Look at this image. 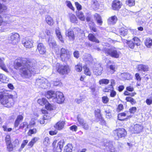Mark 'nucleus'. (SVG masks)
I'll list each match as a JSON object with an SVG mask.
<instances>
[{
	"label": "nucleus",
	"instance_id": "obj_60",
	"mask_svg": "<svg viewBox=\"0 0 152 152\" xmlns=\"http://www.w3.org/2000/svg\"><path fill=\"white\" fill-rule=\"evenodd\" d=\"M92 60V58L90 55H88V57L85 58V61L91 62Z\"/></svg>",
	"mask_w": 152,
	"mask_h": 152
},
{
	"label": "nucleus",
	"instance_id": "obj_13",
	"mask_svg": "<svg viewBox=\"0 0 152 152\" xmlns=\"http://www.w3.org/2000/svg\"><path fill=\"white\" fill-rule=\"evenodd\" d=\"M65 142L63 139L61 140L58 143L56 148L55 147L53 148V150L55 152H61L62 148H63Z\"/></svg>",
	"mask_w": 152,
	"mask_h": 152
},
{
	"label": "nucleus",
	"instance_id": "obj_20",
	"mask_svg": "<svg viewBox=\"0 0 152 152\" xmlns=\"http://www.w3.org/2000/svg\"><path fill=\"white\" fill-rule=\"evenodd\" d=\"M117 20V17L114 15L109 18L107 20L108 23L110 25H114L116 23Z\"/></svg>",
	"mask_w": 152,
	"mask_h": 152
},
{
	"label": "nucleus",
	"instance_id": "obj_45",
	"mask_svg": "<svg viewBox=\"0 0 152 152\" xmlns=\"http://www.w3.org/2000/svg\"><path fill=\"white\" fill-rule=\"evenodd\" d=\"M89 26L90 29L94 32L97 31V29L95 26L94 23H89Z\"/></svg>",
	"mask_w": 152,
	"mask_h": 152
},
{
	"label": "nucleus",
	"instance_id": "obj_3",
	"mask_svg": "<svg viewBox=\"0 0 152 152\" xmlns=\"http://www.w3.org/2000/svg\"><path fill=\"white\" fill-rule=\"evenodd\" d=\"M103 50L107 56L115 58H118L121 54L118 49L115 47H104Z\"/></svg>",
	"mask_w": 152,
	"mask_h": 152
},
{
	"label": "nucleus",
	"instance_id": "obj_17",
	"mask_svg": "<svg viewBox=\"0 0 152 152\" xmlns=\"http://www.w3.org/2000/svg\"><path fill=\"white\" fill-rule=\"evenodd\" d=\"M37 50L39 53L41 54H44L46 52L45 48L42 43H39L38 44Z\"/></svg>",
	"mask_w": 152,
	"mask_h": 152
},
{
	"label": "nucleus",
	"instance_id": "obj_33",
	"mask_svg": "<svg viewBox=\"0 0 152 152\" xmlns=\"http://www.w3.org/2000/svg\"><path fill=\"white\" fill-rule=\"evenodd\" d=\"M140 44L137 42H133V41H128L127 45H128L129 48L131 49L134 48L135 45L138 46L140 45Z\"/></svg>",
	"mask_w": 152,
	"mask_h": 152
},
{
	"label": "nucleus",
	"instance_id": "obj_57",
	"mask_svg": "<svg viewBox=\"0 0 152 152\" xmlns=\"http://www.w3.org/2000/svg\"><path fill=\"white\" fill-rule=\"evenodd\" d=\"M48 115V114H45L43 116V118L48 122L50 120L51 118L50 116Z\"/></svg>",
	"mask_w": 152,
	"mask_h": 152
},
{
	"label": "nucleus",
	"instance_id": "obj_23",
	"mask_svg": "<svg viewBox=\"0 0 152 152\" xmlns=\"http://www.w3.org/2000/svg\"><path fill=\"white\" fill-rule=\"evenodd\" d=\"M116 69V66L114 64L109 65L107 67L108 70L111 74L113 73Z\"/></svg>",
	"mask_w": 152,
	"mask_h": 152
},
{
	"label": "nucleus",
	"instance_id": "obj_55",
	"mask_svg": "<svg viewBox=\"0 0 152 152\" xmlns=\"http://www.w3.org/2000/svg\"><path fill=\"white\" fill-rule=\"evenodd\" d=\"M44 144L46 146L49 145L50 143V140L48 137H46L44 140Z\"/></svg>",
	"mask_w": 152,
	"mask_h": 152
},
{
	"label": "nucleus",
	"instance_id": "obj_31",
	"mask_svg": "<svg viewBox=\"0 0 152 152\" xmlns=\"http://www.w3.org/2000/svg\"><path fill=\"white\" fill-rule=\"evenodd\" d=\"M122 77L124 80H129L132 78L131 75L128 73H124L121 75Z\"/></svg>",
	"mask_w": 152,
	"mask_h": 152
},
{
	"label": "nucleus",
	"instance_id": "obj_9",
	"mask_svg": "<svg viewBox=\"0 0 152 152\" xmlns=\"http://www.w3.org/2000/svg\"><path fill=\"white\" fill-rule=\"evenodd\" d=\"M65 98L63 93L57 91L55 97L53 99V102L58 103H62L64 100Z\"/></svg>",
	"mask_w": 152,
	"mask_h": 152
},
{
	"label": "nucleus",
	"instance_id": "obj_42",
	"mask_svg": "<svg viewBox=\"0 0 152 152\" xmlns=\"http://www.w3.org/2000/svg\"><path fill=\"white\" fill-rule=\"evenodd\" d=\"M126 116V114L125 113H120L118 115V118L119 120L123 121L125 120V118L124 117Z\"/></svg>",
	"mask_w": 152,
	"mask_h": 152
},
{
	"label": "nucleus",
	"instance_id": "obj_28",
	"mask_svg": "<svg viewBox=\"0 0 152 152\" xmlns=\"http://www.w3.org/2000/svg\"><path fill=\"white\" fill-rule=\"evenodd\" d=\"M145 43L147 47L152 48V40L151 38H147L145 40Z\"/></svg>",
	"mask_w": 152,
	"mask_h": 152
},
{
	"label": "nucleus",
	"instance_id": "obj_38",
	"mask_svg": "<svg viewBox=\"0 0 152 152\" xmlns=\"http://www.w3.org/2000/svg\"><path fill=\"white\" fill-rule=\"evenodd\" d=\"M45 106L46 109L49 110H53L55 108V107L53 106L49 103L48 102L46 104Z\"/></svg>",
	"mask_w": 152,
	"mask_h": 152
},
{
	"label": "nucleus",
	"instance_id": "obj_36",
	"mask_svg": "<svg viewBox=\"0 0 152 152\" xmlns=\"http://www.w3.org/2000/svg\"><path fill=\"white\" fill-rule=\"evenodd\" d=\"M45 20L46 22L48 25L51 26L53 25V20L52 18L50 16H47L46 17Z\"/></svg>",
	"mask_w": 152,
	"mask_h": 152
},
{
	"label": "nucleus",
	"instance_id": "obj_11",
	"mask_svg": "<svg viewBox=\"0 0 152 152\" xmlns=\"http://www.w3.org/2000/svg\"><path fill=\"white\" fill-rule=\"evenodd\" d=\"M143 129V127L141 124H137L132 126L130 129L132 132L134 133H138L141 132Z\"/></svg>",
	"mask_w": 152,
	"mask_h": 152
},
{
	"label": "nucleus",
	"instance_id": "obj_48",
	"mask_svg": "<svg viewBox=\"0 0 152 152\" xmlns=\"http://www.w3.org/2000/svg\"><path fill=\"white\" fill-rule=\"evenodd\" d=\"M37 132V130L36 129H30L28 132V136H31L32 134H35Z\"/></svg>",
	"mask_w": 152,
	"mask_h": 152
},
{
	"label": "nucleus",
	"instance_id": "obj_51",
	"mask_svg": "<svg viewBox=\"0 0 152 152\" xmlns=\"http://www.w3.org/2000/svg\"><path fill=\"white\" fill-rule=\"evenodd\" d=\"M77 119L78 122L81 126H82L83 125V124L85 122L83 120L80 118L79 115L77 116Z\"/></svg>",
	"mask_w": 152,
	"mask_h": 152
},
{
	"label": "nucleus",
	"instance_id": "obj_46",
	"mask_svg": "<svg viewBox=\"0 0 152 152\" xmlns=\"http://www.w3.org/2000/svg\"><path fill=\"white\" fill-rule=\"evenodd\" d=\"M126 2L130 7L133 6L135 4L134 0H126Z\"/></svg>",
	"mask_w": 152,
	"mask_h": 152
},
{
	"label": "nucleus",
	"instance_id": "obj_6",
	"mask_svg": "<svg viewBox=\"0 0 152 152\" xmlns=\"http://www.w3.org/2000/svg\"><path fill=\"white\" fill-rule=\"evenodd\" d=\"M16 17L10 14H5L4 16L3 25L5 26L7 24H10L16 20Z\"/></svg>",
	"mask_w": 152,
	"mask_h": 152
},
{
	"label": "nucleus",
	"instance_id": "obj_58",
	"mask_svg": "<svg viewBox=\"0 0 152 152\" xmlns=\"http://www.w3.org/2000/svg\"><path fill=\"white\" fill-rule=\"evenodd\" d=\"M75 6L77 9L78 10H80L82 9V6L78 2H75Z\"/></svg>",
	"mask_w": 152,
	"mask_h": 152
},
{
	"label": "nucleus",
	"instance_id": "obj_10",
	"mask_svg": "<svg viewBox=\"0 0 152 152\" xmlns=\"http://www.w3.org/2000/svg\"><path fill=\"white\" fill-rule=\"evenodd\" d=\"M60 57L63 61L68 60L70 56L68 51L65 49L62 48L60 52Z\"/></svg>",
	"mask_w": 152,
	"mask_h": 152
},
{
	"label": "nucleus",
	"instance_id": "obj_4",
	"mask_svg": "<svg viewBox=\"0 0 152 152\" xmlns=\"http://www.w3.org/2000/svg\"><path fill=\"white\" fill-rule=\"evenodd\" d=\"M29 61L25 58H19L17 59L14 63V68L16 69H20L25 66L26 64H29Z\"/></svg>",
	"mask_w": 152,
	"mask_h": 152
},
{
	"label": "nucleus",
	"instance_id": "obj_16",
	"mask_svg": "<svg viewBox=\"0 0 152 152\" xmlns=\"http://www.w3.org/2000/svg\"><path fill=\"white\" fill-rule=\"evenodd\" d=\"M48 43L50 46L52 48H57V45L52 36L50 37L49 38Z\"/></svg>",
	"mask_w": 152,
	"mask_h": 152
},
{
	"label": "nucleus",
	"instance_id": "obj_22",
	"mask_svg": "<svg viewBox=\"0 0 152 152\" xmlns=\"http://www.w3.org/2000/svg\"><path fill=\"white\" fill-rule=\"evenodd\" d=\"M128 33V30L124 28H121L119 30V34L121 37L125 36Z\"/></svg>",
	"mask_w": 152,
	"mask_h": 152
},
{
	"label": "nucleus",
	"instance_id": "obj_56",
	"mask_svg": "<svg viewBox=\"0 0 152 152\" xmlns=\"http://www.w3.org/2000/svg\"><path fill=\"white\" fill-rule=\"evenodd\" d=\"M5 141L7 144H10L11 143L10 137L9 135H7L5 137Z\"/></svg>",
	"mask_w": 152,
	"mask_h": 152
},
{
	"label": "nucleus",
	"instance_id": "obj_35",
	"mask_svg": "<svg viewBox=\"0 0 152 152\" xmlns=\"http://www.w3.org/2000/svg\"><path fill=\"white\" fill-rule=\"evenodd\" d=\"M72 146L70 144H68L64 147V152H72Z\"/></svg>",
	"mask_w": 152,
	"mask_h": 152
},
{
	"label": "nucleus",
	"instance_id": "obj_50",
	"mask_svg": "<svg viewBox=\"0 0 152 152\" xmlns=\"http://www.w3.org/2000/svg\"><path fill=\"white\" fill-rule=\"evenodd\" d=\"M84 69L85 74L86 75L90 76L91 75V73L89 69L86 66L84 67Z\"/></svg>",
	"mask_w": 152,
	"mask_h": 152
},
{
	"label": "nucleus",
	"instance_id": "obj_37",
	"mask_svg": "<svg viewBox=\"0 0 152 152\" xmlns=\"http://www.w3.org/2000/svg\"><path fill=\"white\" fill-rule=\"evenodd\" d=\"M47 100L44 98H42V99H39L37 101V102L42 106L45 105L47 102Z\"/></svg>",
	"mask_w": 152,
	"mask_h": 152
},
{
	"label": "nucleus",
	"instance_id": "obj_41",
	"mask_svg": "<svg viewBox=\"0 0 152 152\" xmlns=\"http://www.w3.org/2000/svg\"><path fill=\"white\" fill-rule=\"evenodd\" d=\"M39 138L37 137L34 138L28 144V145L32 147L33 145L39 140Z\"/></svg>",
	"mask_w": 152,
	"mask_h": 152
},
{
	"label": "nucleus",
	"instance_id": "obj_21",
	"mask_svg": "<svg viewBox=\"0 0 152 152\" xmlns=\"http://www.w3.org/2000/svg\"><path fill=\"white\" fill-rule=\"evenodd\" d=\"M56 32L57 37L59 40L60 41L61 43H64V41L59 28H58L56 29Z\"/></svg>",
	"mask_w": 152,
	"mask_h": 152
},
{
	"label": "nucleus",
	"instance_id": "obj_43",
	"mask_svg": "<svg viewBox=\"0 0 152 152\" xmlns=\"http://www.w3.org/2000/svg\"><path fill=\"white\" fill-rule=\"evenodd\" d=\"M109 83V80L107 79H102L99 81V83L100 85L104 84L107 85Z\"/></svg>",
	"mask_w": 152,
	"mask_h": 152
},
{
	"label": "nucleus",
	"instance_id": "obj_52",
	"mask_svg": "<svg viewBox=\"0 0 152 152\" xmlns=\"http://www.w3.org/2000/svg\"><path fill=\"white\" fill-rule=\"evenodd\" d=\"M67 6L71 9L73 11L74 10V8L73 7L72 4L70 1H67L66 2Z\"/></svg>",
	"mask_w": 152,
	"mask_h": 152
},
{
	"label": "nucleus",
	"instance_id": "obj_24",
	"mask_svg": "<svg viewBox=\"0 0 152 152\" xmlns=\"http://www.w3.org/2000/svg\"><path fill=\"white\" fill-rule=\"evenodd\" d=\"M66 34L70 40H73L75 39V36L73 31L68 30L66 31Z\"/></svg>",
	"mask_w": 152,
	"mask_h": 152
},
{
	"label": "nucleus",
	"instance_id": "obj_34",
	"mask_svg": "<svg viewBox=\"0 0 152 152\" xmlns=\"http://www.w3.org/2000/svg\"><path fill=\"white\" fill-rule=\"evenodd\" d=\"M44 81L47 82V80L42 77L37 79L36 80V83L37 85L39 86L42 84V83L44 82Z\"/></svg>",
	"mask_w": 152,
	"mask_h": 152
},
{
	"label": "nucleus",
	"instance_id": "obj_62",
	"mask_svg": "<svg viewBox=\"0 0 152 152\" xmlns=\"http://www.w3.org/2000/svg\"><path fill=\"white\" fill-rule=\"evenodd\" d=\"M73 55L75 57L77 58H79V53L78 51H75L73 53Z\"/></svg>",
	"mask_w": 152,
	"mask_h": 152
},
{
	"label": "nucleus",
	"instance_id": "obj_53",
	"mask_svg": "<svg viewBox=\"0 0 152 152\" xmlns=\"http://www.w3.org/2000/svg\"><path fill=\"white\" fill-rule=\"evenodd\" d=\"M0 81L4 83H6L7 80L5 75H3L2 74H0Z\"/></svg>",
	"mask_w": 152,
	"mask_h": 152
},
{
	"label": "nucleus",
	"instance_id": "obj_61",
	"mask_svg": "<svg viewBox=\"0 0 152 152\" xmlns=\"http://www.w3.org/2000/svg\"><path fill=\"white\" fill-rule=\"evenodd\" d=\"M70 129L72 131L76 132L77 129V127L75 125H73L70 127Z\"/></svg>",
	"mask_w": 152,
	"mask_h": 152
},
{
	"label": "nucleus",
	"instance_id": "obj_30",
	"mask_svg": "<svg viewBox=\"0 0 152 152\" xmlns=\"http://www.w3.org/2000/svg\"><path fill=\"white\" fill-rule=\"evenodd\" d=\"M76 15L80 20L84 21L85 20V18L84 15L83 13L81 11H78Z\"/></svg>",
	"mask_w": 152,
	"mask_h": 152
},
{
	"label": "nucleus",
	"instance_id": "obj_14",
	"mask_svg": "<svg viewBox=\"0 0 152 152\" xmlns=\"http://www.w3.org/2000/svg\"><path fill=\"white\" fill-rule=\"evenodd\" d=\"M122 3L118 0L114 1L112 3V7L114 10H118L121 8Z\"/></svg>",
	"mask_w": 152,
	"mask_h": 152
},
{
	"label": "nucleus",
	"instance_id": "obj_64",
	"mask_svg": "<svg viewBox=\"0 0 152 152\" xmlns=\"http://www.w3.org/2000/svg\"><path fill=\"white\" fill-rule=\"evenodd\" d=\"M146 102L148 105H150L151 104H152V98H151V97L150 99H148L146 100Z\"/></svg>",
	"mask_w": 152,
	"mask_h": 152
},
{
	"label": "nucleus",
	"instance_id": "obj_26",
	"mask_svg": "<svg viewBox=\"0 0 152 152\" xmlns=\"http://www.w3.org/2000/svg\"><path fill=\"white\" fill-rule=\"evenodd\" d=\"M106 149L108 152H117L112 144L109 143L108 145L106 144Z\"/></svg>",
	"mask_w": 152,
	"mask_h": 152
},
{
	"label": "nucleus",
	"instance_id": "obj_54",
	"mask_svg": "<svg viewBox=\"0 0 152 152\" xmlns=\"http://www.w3.org/2000/svg\"><path fill=\"white\" fill-rule=\"evenodd\" d=\"M109 99L107 96H104L102 98V101L104 104L107 103L109 101Z\"/></svg>",
	"mask_w": 152,
	"mask_h": 152
},
{
	"label": "nucleus",
	"instance_id": "obj_19",
	"mask_svg": "<svg viewBox=\"0 0 152 152\" xmlns=\"http://www.w3.org/2000/svg\"><path fill=\"white\" fill-rule=\"evenodd\" d=\"M65 124L64 121H59L54 126V127L56 129L58 130H61L64 127Z\"/></svg>",
	"mask_w": 152,
	"mask_h": 152
},
{
	"label": "nucleus",
	"instance_id": "obj_40",
	"mask_svg": "<svg viewBox=\"0 0 152 152\" xmlns=\"http://www.w3.org/2000/svg\"><path fill=\"white\" fill-rule=\"evenodd\" d=\"M75 69L77 72H80L82 70V65L81 63H79L75 66Z\"/></svg>",
	"mask_w": 152,
	"mask_h": 152
},
{
	"label": "nucleus",
	"instance_id": "obj_7",
	"mask_svg": "<svg viewBox=\"0 0 152 152\" xmlns=\"http://www.w3.org/2000/svg\"><path fill=\"white\" fill-rule=\"evenodd\" d=\"M56 68L58 72L61 74H66L69 71L68 66L61 65L59 63L56 64Z\"/></svg>",
	"mask_w": 152,
	"mask_h": 152
},
{
	"label": "nucleus",
	"instance_id": "obj_25",
	"mask_svg": "<svg viewBox=\"0 0 152 152\" xmlns=\"http://www.w3.org/2000/svg\"><path fill=\"white\" fill-rule=\"evenodd\" d=\"M137 69L139 71L145 72L148 70V67L146 65L140 64L138 65Z\"/></svg>",
	"mask_w": 152,
	"mask_h": 152
},
{
	"label": "nucleus",
	"instance_id": "obj_49",
	"mask_svg": "<svg viewBox=\"0 0 152 152\" xmlns=\"http://www.w3.org/2000/svg\"><path fill=\"white\" fill-rule=\"evenodd\" d=\"M91 3L93 6L96 8H98L99 6V4L96 0H92Z\"/></svg>",
	"mask_w": 152,
	"mask_h": 152
},
{
	"label": "nucleus",
	"instance_id": "obj_15",
	"mask_svg": "<svg viewBox=\"0 0 152 152\" xmlns=\"http://www.w3.org/2000/svg\"><path fill=\"white\" fill-rule=\"evenodd\" d=\"M34 42L31 39H29L26 40H23L22 43L24 46L26 48H31L33 47Z\"/></svg>",
	"mask_w": 152,
	"mask_h": 152
},
{
	"label": "nucleus",
	"instance_id": "obj_18",
	"mask_svg": "<svg viewBox=\"0 0 152 152\" xmlns=\"http://www.w3.org/2000/svg\"><path fill=\"white\" fill-rule=\"evenodd\" d=\"M56 92L54 91H47L45 94L46 97L48 99H52L53 101V99L55 97Z\"/></svg>",
	"mask_w": 152,
	"mask_h": 152
},
{
	"label": "nucleus",
	"instance_id": "obj_2",
	"mask_svg": "<svg viewBox=\"0 0 152 152\" xmlns=\"http://www.w3.org/2000/svg\"><path fill=\"white\" fill-rule=\"evenodd\" d=\"M29 64H26L20 70L22 77L27 78L31 77L32 75L37 73L39 72V69L35 66H31V63L29 61Z\"/></svg>",
	"mask_w": 152,
	"mask_h": 152
},
{
	"label": "nucleus",
	"instance_id": "obj_32",
	"mask_svg": "<svg viewBox=\"0 0 152 152\" xmlns=\"http://www.w3.org/2000/svg\"><path fill=\"white\" fill-rule=\"evenodd\" d=\"M28 128H29V125H28L27 123L26 122H23L19 126V129H23L25 128L26 132V131L27 129Z\"/></svg>",
	"mask_w": 152,
	"mask_h": 152
},
{
	"label": "nucleus",
	"instance_id": "obj_44",
	"mask_svg": "<svg viewBox=\"0 0 152 152\" xmlns=\"http://www.w3.org/2000/svg\"><path fill=\"white\" fill-rule=\"evenodd\" d=\"M126 100L128 102H130L132 104H134L136 103V101L132 98L130 97H127Z\"/></svg>",
	"mask_w": 152,
	"mask_h": 152
},
{
	"label": "nucleus",
	"instance_id": "obj_1",
	"mask_svg": "<svg viewBox=\"0 0 152 152\" xmlns=\"http://www.w3.org/2000/svg\"><path fill=\"white\" fill-rule=\"evenodd\" d=\"M10 91L4 90L1 92L0 102L5 107H10L14 104L13 96L8 93Z\"/></svg>",
	"mask_w": 152,
	"mask_h": 152
},
{
	"label": "nucleus",
	"instance_id": "obj_47",
	"mask_svg": "<svg viewBox=\"0 0 152 152\" xmlns=\"http://www.w3.org/2000/svg\"><path fill=\"white\" fill-rule=\"evenodd\" d=\"M7 7L5 5L0 4V13L6 10Z\"/></svg>",
	"mask_w": 152,
	"mask_h": 152
},
{
	"label": "nucleus",
	"instance_id": "obj_27",
	"mask_svg": "<svg viewBox=\"0 0 152 152\" xmlns=\"http://www.w3.org/2000/svg\"><path fill=\"white\" fill-rule=\"evenodd\" d=\"M69 17L71 22L75 23H77L78 21L77 18L72 13H69Z\"/></svg>",
	"mask_w": 152,
	"mask_h": 152
},
{
	"label": "nucleus",
	"instance_id": "obj_5",
	"mask_svg": "<svg viewBox=\"0 0 152 152\" xmlns=\"http://www.w3.org/2000/svg\"><path fill=\"white\" fill-rule=\"evenodd\" d=\"M114 135L117 140L120 138L125 137L126 135L125 130L122 128H118L113 131Z\"/></svg>",
	"mask_w": 152,
	"mask_h": 152
},
{
	"label": "nucleus",
	"instance_id": "obj_63",
	"mask_svg": "<svg viewBox=\"0 0 152 152\" xmlns=\"http://www.w3.org/2000/svg\"><path fill=\"white\" fill-rule=\"evenodd\" d=\"M137 110V108L135 107H132L130 109V112L131 113H134L136 112Z\"/></svg>",
	"mask_w": 152,
	"mask_h": 152
},
{
	"label": "nucleus",
	"instance_id": "obj_29",
	"mask_svg": "<svg viewBox=\"0 0 152 152\" xmlns=\"http://www.w3.org/2000/svg\"><path fill=\"white\" fill-rule=\"evenodd\" d=\"M88 37L89 40L91 41L98 43L99 42V40L96 38L93 34H89L88 36Z\"/></svg>",
	"mask_w": 152,
	"mask_h": 152
},
{
	"label": "nucleus",
	"instance_id": "obj_12",
	"mask_svg": "<svg viewBox=\"0 0 152 152\" xmlns=\"http://www.w3.org/2000/svg\"><path fill=\"white\" fill-rule=\"evenodd\" d=\"M102 70L103 68L99 64H96L93 68V72L96 75H101Z\"/></svg>",
	"mask_w": 152,
	"mask_h": 152
},
{
	"label": "nucleus",
	"instance_id": "obj_39",
	"mask_svg": "<svg viewBox=\"0 0 152 152\" xmlns=\"http://www.w3.org/2000/svg\"><path fill=\"white\" fill-rule=\"evenodd\" d=\"M50 86V84L48 82L47 80V82L44 81L42 83V84L39 86L40 87L44 89L47 88Z\"/></svg>",
	"mask_w": 152,
	"mask_h": 152
},
{
	"label": "nucleus",
	"instance_id": "obj_59",
	"mask_svg": "<svg viewBox=\"0 0 152 152\" xmlns=\"http://www.w3.org/2000/svg\"><path fill=\"white\" fill-rule=\"evenodd\" d=\"M7 145L8 150L9 151H12L13 150V147L11 143H10V144H7Z\"/></svg>",
	"mask_w": 152,
	"mask_h": 152
},
{
	"label": "nucleus",
	"instance_id": "obj_8",
	"mask_svg": "<svg viewBox=\"0 0 152 152\" xmlns=\"http://www.w3.org/2000/svg\"><path fill=\"white\" fill-rule=\"evenodd\" d=\"M20 35L16 33H13L10 34L9 37V40L10 42L13 45H16L20 40Z\"/></svg>",
	"mask_w": 152,
	"mask_h": 152
}]
</instances>
